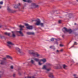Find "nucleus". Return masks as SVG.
<instances>
[{"mask_svg": "<svg viewBox=\"0 0 78 78\" xmlns=\"http://www.w3.org/2000/svg\"><path fill=\"white\" fill-rule=\"evenodd\" d=\"M41 61H42V62L43 63L46 62V59H45V58L41 59Z\"/></svg>", "mask_w": 78, "mask_h": 78, "instance_id": "17", "label": "nucleus"}, {"mask_svg": "<svg viewBox=\"0 0 78 78\" xmlns=\"http://www.w3.org/2000/svg\"><path fill=\"white\" fill-rule=\"evenodd\" d=\"M60 46L61 47H62L64 46V45L62 44H60Z\"/></svg>", "mask_w": 78, "mask_h": 78, "instance_id": "33", "label": "nucleus"}, {"mask_svg": "<svg viewBox=\"0 0 78 78\" xmlns=\"http://www.w3.org/2000/svg\"><path fill=\"white\" fill-rule=\"evenodd\" d=\"M42 23L41 22V21L37 19L36 20V23H35V25L37 26H39L40 24Z\"/></svg>", "mask_w": 78, "mask_h": 78, "instance_id": "7", "label": "nucleus"}, {"mask_svg": "<svg viewBox=\"0 0 78 78\" xmlns=\"http://www.w3.org/2000/svg\"><path fill=\"white\" fill-rule=\"evenodd\" d=\"M10 58L11 59H12V58L11 57V56H9V55H6V57L5 58H3V61H2L1 63V64L2 65H4L5 64V62H4V61L6 60V59L7 58Z\"/></svg>", "mask_w": 78, "mask_h": 78, "instance_id": "3", "label": "nucleus"}, {"mask_svg": "<svg viewBox=\"0 0 78 78\" xmlns=\"http://www.w3.org/2000/svg\"><path fill=\"white\" fill-rule=\"evenodd\" d=\"M55 44H57V45H58V42L57 41H56V43H55Z\"/></svg>", "mask_w": 78, "mask_h": 78, "instance_id": "38", "label": "nucleus"}, {"mask_svg": "<svg viewBox=\"0 0 78 78\" xmlns=\"http://www.w3.org/2000/svg\"><path fill=\"white\" fill-rule=\"evenodd\" d=\"M18 5V8H19L20 6H21L22 4L20 3H19L18 4H17Z\"/></svg>", "mask_w": 78, "mask_h": 78, "instance_id": "25", "label": "nucleus"}, {"mask_svg": "<svg viewBox=\"0 0 78 78\" xmlns=\"http://www.w3.org/2000/svg\"><path fill=\"white\" fill-rule=\"evenodd\" d=\"M74 44H75V45H76V44H76V42H74Z\"/></svg>", "mask_w": 78, "mask_h": 78, "instance_id": "42", "label": "nucleus"}, {"mask_svg": "<svg viewBox=\"0 0 78 78\" xmlns=\"http://www.w3.org/2000/svg\"><path fill=\"white\" fill-rule=\"evenodd\" d=\"M63 51V49H61V50H60V51H61V52H62Z\"/></svg>", "mask_w": 78, "mask_h": 78, "instance_id": "37", "label": "nucleus"}, {"mask_svg": "<svg viewBox=\"0 0 78 78\" xmlns=\"http://www.w3.org/2000/svg\"><path fill=\"white\" fill-rule=\"evenodd\" d=\"M32 55H33L34 57H39L40 56V55L37 53Z\"/></svg>", "mask_w": 78, "mask_h": 78, "instance_id": "13", "label": "nucleus"}, {"mask_svg": "<svg viewBox=\"0 0 78 78\" xmlns=\"http://www.w3.org/2000/svg\"><path fill=\"white\" fill-rule=\"evenodd\" d=\"M32 59H34V61H36V62H38L39 61V59L37 58H33Z\"/></svg>", "mask_w": 78, "mask_h": 78, "instance_id": "16", "label": "nucleus"}, {"mask_svg": "<svg viewBox=\"0 0 78 78\" xmlns=\"http://www.w3.org/2000/svg\"><path fill=\"white\" fill-rule=\"evenodd\" d=\"M39 5H36V3H32L31 4L30 7L31 9H34V8H39Z\"/></svg>", "mask_w": 78, "mask_h": 78, "instance_id": "1", "label": "nucleus"}, {"mask_svg": "<svg viewBox=\"0 0 78 78\" xmlns=\"http://www.w3.org/2000/svg\"><path fill=\"white\" fill-rule=\"evenodd\" d=\"M74 76H75V74L74 75Z\"/></svg>", "mask_w": 78, "mask_h": 78, "instance_id": "53", "label": "nucleus"}, {"mask_svg": "<svg viewBox=\"0 0 78 78\" xmlns=\"http://www.w3.org/2000/svg\"><path fill=\"white\" fill-rule=\"evenodd\" d=\"M61 21H62L61 20H59L58 21V23H61Z\"/></svg>", "mask_w": 78, "mask_h": 78, "instance_id": "34", "label": "nucleus"}, {"mask_svg": "<svg viewBox=\"0 0 78 78\" xmlns=\"http://www.w3.org/2000/svg\"><path fill=\"white\" fill-rule=\"evenodd\" d=\"M32 78H35V77L34 76L32 77Z\"/></svg>", "mask_w": 78, "mask_h": 78, "instance_id": "46", "label": "nucleus"}, {"mask_svg": "<svg viewBox=\"0 0 78 78\" xmlns=\"http://www.w3.org/2000/svg\"><path fill=\"white\" fill-rule=\"evenodd\" d=\"M24 11L23 10H22L21 12H23Z\"/></svg>", "mask_w": 78, "mask_h": 78, "instance_id": "45", "label": "nucleus"}, {"mask_svg": "<svg viewBox=\"0 0 78 78\" xmlns=\"http://www.w3.org/2000/svg\"><path fill=\"white\" fill-rule=\"evenodd\" d=\"M11 69H13V66H11Z\"/></svg>", "mask_w": 78, "mask_h": 78, "instance_id": "35", "label": "nucleus"}, {"mask_svg": "<svg viewBox=\"0 0 78 78\" xmlns=\"http://www.w3.org/2000/svg\"><path fill=\"white\" fill-rule=\"evenodd\" d=\"M12 45H14V44H13L10 41L7 42V46H8L9 48H11V47H12Z\"/></svg>", "mask_w": 78, "mask_h": 78, "instance_id": "10", "label": "nucleus"}, {"mask_svg": "<svg viewBox=\"0 0 78 78\" xmlns=\"http://www.w3.org/2000/svg\"><path fill=\"white\" fill-rule=\"evenodd\" d=\"M40 25L41 27H44V23H42L40 24Z\"/></svg>", "mask_w": 78, "mask_h": 78, "instance_id": "20", "label": "nucleus"}, {"mask_svg": "<svg viewBox=\"0 0 78 78\" xmlns=\"http://www.w3.org/2000/svg\"><path fill=\"white\" fill-rule=\"evenodd\" d=\"M51 68H49L48 69H45L44 70H45L47 72H49V71H50V70H51Z\"/></svg>", "mask_w": 78, "mask_h": 78, "instance_id": "22", "label": "nucleus"}, {"mask_svg": "<svg viewBox=\"0 0 78 78\" xmlns=\"http://www.w3.org/2000/svg\"><path fill=\"white\" fill-rule=\"evenodd\" d=\"M73 47V46L71 47V48H72V47Z\"/></svg>", "mask_w": 78, "mask_h": 78, "instance_id": "51", "label": "nucleus"}, {"mask_svg": "<svg viewBox=\"0 0 78 78\" xmlns=\"http://www.w3.org/2000/svg\"><path fill=\"white\" fill-rule=\"evenodd\" d=\"M25 74V73H24V74Z\"/></svg>", "mask_w": 78, "mask_h": 78, "instance_id": "54", "label": "nucleus"}, {"mask_svg": "<svg viewBox=\"0 0 78 78\" xmlns=\"http://www.w3.org/2000/svg\"><path fill=\"white\" fill-rule=\"evenodd\" d=\"M7 10H11V9L10 7H7Z\"/></svg>", "mask_w": 78, "mask_h": 78, "instance_id": "29", "label": "nucleus"}, {"mask_svg": "<svg viewBox=\"0 0 78 78\" xmlns=\"http://www.w3.org/2000/svg\"><path fill=\"white\" fill-rule=\"evenodd\" d=\"M59 52V50H57V51H56V52L57 53H58Z\"/></svg>", "mask_w": 78, "mask_h": 78, "instance_id": "40", "label": "nucleus"}, {"mask_svg": "<svg viewBox=\"0 0 78 78\" xmlns=\"http://www.w3.org/2000/svg\"><path fill=\"white\" fill-rule=\"evenodd\" d=\"M23 1L24 2H27V0H23Z\"/></svg>", "mask_w": 78, "mask_h": 78, "instance_id": "36", "label": "nucleus"}, {"mask_svg": "<svg viewBox=\"0 0 78 78\" xmlns=\"http://www.w3.org/2000/svg\"><path fill=\"white\" fill-rule=\"evenodd\" d=\"M27 3H31L32 2L31 0H27Z\"/></svg>", "mask_w": 78, "mask_h": 78, "instance_id": "27", "label": "nucleus"}, {"mask_svg": "<svg viewBox=\"0 0 78 78\" xmlns=\"http://www.w3.org/2000/svg\"><path fill=\"white\" fill-rule=\"evenodd\" d=\"M14 8H15V9H17V8H19V7H18V6L17 5H17H16L14 7Z\"/></svg>", "mask_w": 78, "mask_h": 78, "instance_id": "26", "label": "nucleus"}, {"mask_svg": "<svg viewBox=\"0 0 78 78\" xmlns=\"http://www.w3.org/2000/svg\"><path fill=\"white\" fill-rule=\"evenodd\" d=\"M48 76L49 78H55L54 74L52 73H50L48 75Z\"/></svg>", "mask_w": 78, "mask_h": 78, "instance_id": "9", "label": "nucleus"}, {"mask_svg": "<svg viewBox=\"0 0 78 78\" xmlns=\"http://www.w3.org/2000/svg\"><path fill=\"white\" fill-rule=\"evenodd\" d=\"M12 37H15L16 35H15V34H16V31H12Z\"/></svg>", "mask_w": 78, "mask_h": 78, "instance_id": "15", "label": "nucleus"}, {"mask_svg": "<svg viewBox=\"0 0 78 78\" xmlns=\"http://www.w3.org/2000/svg\"><path fill=\"white\" fill-rule=\"evenodd\" d=\"M76 23H74V25H76Z\"/></svg>", "mask_w": 78, "mask_h": 78, "instance_id": "50", "label": "nucleus"}, {"mask_svg": "<svg viewBox=\"0 0 78 78\" xmlns=\"http://www.w3.org/2000/svg\"><path fill=\"white\" fill-rule=\"evenodd\" d=\"M3 27V26L2 25H0V28L2 27Z\"/></svg>", "mask_w": 78, "mask_h": 78, "instance_id": "39", "label": "nucleus"}, {"mask_svg": "<svg viewBox=\"0 0 78 78\" xmlns=\"http://www.w3.org/2000/svg\"><path fill=\"white\" fill-rule=\"evenodd\" d=\"M78 64V63H77V65Z\"/></svg>", "mask_w": 78, "mask_h": 78, "instance_id": "52", "label": "nucleus"}, {"mask_svg": "<svg viewBox=\"0 0 78 78\" xmlns=\"http://www.w3.org/2000/svg\"><path fill=\"white\" fill-rule=\"evenodd\" d=\"M16 50L20 54H23V52L20 49L18 48H16Z\"/></svg>", "mask_w": 78, "mask_h": 78, "instance_id": "8", "label": "nucleus"}, {"mask_svg": "<svg viewBox=\"0 0 78 78\" xmlns=\"http://www.w3.org/2000/svg\"><path fill=\"white\" fill-rule=\"evenodd\" d=\"M55 67H56V69H58V66H55Z\"/></svg>", "mask_w": 78, "mask_h": 78, "instance_id": "41", "label": "nucleus"}, {"mask_svg": "<svg viewBox=\"0 0 78 78\" xmlns=\"http://www.w3.org/2000/svg\"><path fill=\"white\" fill-rule=\"evenodd\" d=\"M8 12L10 13H15L17 12V11L15 10H8Z\"/></svg>", "mask_w": 78, "mask_h": 78, "instance_id": "12", "label": "nucleus"}, {"mask_svg": "<svg viewBox=\"0 0 78 78\" xmlns=\"http://www.w3.org/2000/svg\"><path fill=\"white\" fill-rule=\"evenodd\" d=\"M73 62L75 63V62H74V61H73Z\"/></svg>", "mask_w": 78, "mask_h": 78, "instance_id": "48", "label": "nucleus"}, {"mask_svg": "<svg viewBox=\"0 0 78 78\" xmlns=\"http://www.w3.org/2000/svg\"><path fill=\"white\" fill-rule=\"evenodd\" d=\"M30 62L32 64H34L35 62L34 61L33 59H32L31 60V61H30Z\"/></svg>", "mask_w": 78, "mask_h": 78, "instance_id": "19", "label": "nucleus"}, {"mask_svg": "<svg viewBox=\"0 0 78 78\" xmlns=\"http://www.w3.org/2000/svg\"><path fill=\"white\" fill-rule=\"evenodd\" d=\"M62 31L64 33H66V32H69V33H71V32H72L71 29H67L65 27L64 28L62 29Z\"/></svg>", "mask_w": 78, "mask_h": 78, "instance_id": "4", "label": "nucleus"}, {"mask_svg": "<svg viewBox=\"0 0 78 78\" xmlns=\"http://www.w3.org/2000/svg\"><path fill=\"white\" fill-rule=\"evenodd\" d=\"M54 39L56 40V41H58V40L57 39H56L55 38L54 39L53 38H51V39L50 40V41H53Z\"/></svg>", "mask_w": 78, "mask_h": 78, "instance_id": "21", "label": "nucleus"}, {"mask_svg": "<svg viewBox=\"0 0 78 78\" xmlns=\"http://www.w3.org/2000/svg\"><path fill=\"white\" fill-rule=\"evenodd\" d=\"M19 27H20V31H18L17 32L19 34H20V35L22 37L24 36V35L23 34L22 32V31L23 30V28L24 27V26L20 25V26Z\"/></svg>", "mask_w": 78, "mask_h": 78, "instance_id": "2", "label": "nucleus"}, {"mask_svg": "<svg viewBox=\"0 0 78 78\" xmlns=\"http://www.w3.org/2000/svg\"><path fill=\"white\" fill-rule=\"evenodd\" d=\"M25 25L27 27L26 28L27 29L31 30L33 29V27L30 26L28 23H25Z\"/></svg>", "mask_w": 78, "mask_h": 78, "instance_id": "5", "label": "nucleus"}, {"mask_svg": "<svg viewBox=\"0 0 78 78\" xmlns=\"http://www.w3.org/2000/svg\"><path fill=\"white\" fill-rule=\"evenodd\" d=\"M2 8V6L0 5V9H1Z\"/></svg>", "mask_w": 78, "mask_h": 78, "instance_id": "44", "label": "nucleus"}, {"mask_svg": "<svg viewBox=\"0 0 78 78\" xmlns=\"http://www.w3.org/2000/svg\"><path fill=\"white\" fill-rule=\"evenodd\" d=\"M27 35H34L35 33H34L32 32H27Z\"/></svg>", "mask_w": 78, "mask_h": 78, "instance_id": "14", "label": "nucleus"}, {"mask_svg": "<svg viewBox=\"0 0 78 78\" xmlns=\"http://www.w3.org/2000/svg\"><path fill=\"white\" fill-rule=\"evenodd\" d=\"M52 9H53V10L56 9V7L55 6L53 7L52 8Z\"/></svg>", "mask_w": 78, "mask_h": 78, "instance_id": "28", "label": "nucleus"}, {"mask_svg": "<svg viewBox=\"0 0 78 78\" xmlns=\"http://www.w3.org/2000/svg\"><path fill=\"white\" fill-rule=\"evenodd\" d=\"M38 65L39 66H41L42 65V64L40 62H38Z\"/></svg>", "mask_w": 78, "mask_h": 78, "instance_id": "31", "label": "nucleus"}, {"mask_svg": "<svg viewBox=\"0 0 78 78\" xmlns=\"http://www.w3.org/2000/svg\"><path fill=\"white\" fill-rule=\"evenodd\" d=\"M15 74H13V76L15 77Z\"/></svg>", "mask_w": 78, "mask_h": 78, "instance_id": "43", "label": "nucleus"}, {"mask_svg": "<svg viewBox=\"0 0 78 78\" xmlns=\"http://www.w3.org/2000/svg\"><path fill=\"white\" fill-rule=\"evenodd\" d=\"M28 53L30 54L33 55L37 53H35L34 51L33 50H29L28 51Z\"/></svg>", "mask_w": 78, "mask_h": 78, "instance_id": "11", "label": "nucleus"}, {"mask_svg": "<svg viewBox=\"0 0 78 78\" xmlns=\"http://www.w3.org/2000/svg\"><path fill=\"white\" fill-rule=\"evenodd\" d=\"M3 2L2 1L0 2V5H3Z\"/></svg>", "mask_w": 78, "mask_h": 78, "instance_id": "32", "label": "nucleus"}, {"mask_svg": "<svg viewBox=\"0 0 78 78\" xmlns=\"http://www.w3.org/2000/svg\"><path fill=\"white\" fill-rule=\"evenodd\" d=\"M76 1H77V2H78V0H76Z\"/></svg>", "mask_w": 78, "mask_h": 78, "instance_id": "49", "label": "nucleus"}, {"mask_svg": "<svg viewBox=\"0 0 78 78\" xmlns=\"http://www.w3.org/2000/svg\"><path fill=\"white\" fill-rule=\"evenodd\" d=\"M1 37V35H0V37Z\"/></svg>", "mask_w": 78, "mask_h": 78, "instance_id": "47", "label": "nucleus"}, {"mask_svg": "<svg viewBox=\"0 0 78 78\" xmlns=\"http://www.w3.org/2000/svg\"><path fill=\"white\" fill-rule=\"evenodd\" d=\"M63 67V68L64 69H66V68L67 67V66L66 65H62Z\"/></svg>", "mask_w": 78, "mask_h": 78, "instance_id": "24", "label": "nucleus"}, {"mask_svg": "<svg viewBox=\"0 0 78 78\" xmlns=\"http://www.w3.org/2000/svg\"><path fill=\"white\" fill-rule=\"evenodd\" d=\"M25 78H32V76H27V77H25Z\"/></svg>", "mask_w": 78, "mask_h": 78, "instance_id": "30", "label": "nucleus"}, {"mask_svg": "<svg viewBox=\"0 0 78 78\" xmlns=\"http://www.w3.org/2000/svg\"><path fill=\"white\" fill-rule=\"evenodd\" d=\"M5 35H8V36H9L10 34H11V33H10L5 32Z\"/></svg>", "mask_w": 78, "mask_h": 78, "instance_id": "23", "label": "nucleus"}, {"mask_svg": "<svg viewBox=\"0 0 78 78\" xmlns=\"http://www.w3.org/2000/svg\"><path fill=\"white\" fill-rule=\"evenodd\" d=\"M49 48L51 49H53V50H55V48L53 46H51L49 47Z\"/></svg>", "mask_w": 78, "mask_h": 78, "instance_id": "18", "label": "nucleus"}, {"mask_svg": "<svg viewBox=\"0 0 78 78\" xmlns=\"http://www.w3.org/2000/svg\"><path fill=\"white\" fill-rule=\"evenodd\" d=\"M51 65L50 63H47L46 65H44L43 66V67L42 68V69L43 70H45L47 69V67L50 66Z\"/></svg>", "mask_w": 78, "mask_h": 78, "instance_id": "6", "label": "nucleus"}]
</instances>
